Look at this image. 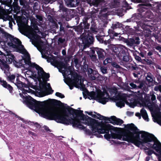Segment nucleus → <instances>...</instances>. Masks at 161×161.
<instances>
[{
    "mask_svg": "<svg viewBox=\"0 0 161 161\" xmlns=\"http://www.w3.org/2000/svg\"><path fill=\"white\" fill-rule=\"evenodd\" d=\"M157 121H158V123L160 125H161V119H157Z\"/></svg>",
    "mask_w": 161,
    "mask_h": 161,
    "instance_id": "64",
    "label": "nucleus"
},
{
    "mask_svg": "<svg viewBox=\"0 0 161 161\" xmlns=\"http://www.w3.org/2000/svg\"><path fill=\"white\" fill-rule=\"evenodd\" d=\"M112 62V59L110 58H107L103 61V64L106 65L108 63H111Z\"/></svg>",
    "mask_w": 161,
    "mask_h": 161,
    "instance_id": "33",
    "label": "nucleus"
},
{
    "mask_svg": "<svg viewBox=\"0 0 161 161\" xmlns=\"http://www.w3.org/2000/svg\"><path fill=\"white\" fill-rule=\"evenodd\" d=\"M96 51L99 58L100 59H103L104 58V56L105 54L104 51L102 49L100 48L96 50Z\"/></svg>",
    "mask_w": 161,
    "mask_h": 161,
    "instance_id": "21",
    "label": "nucleus"
},
{
    "mask_svg": "<svg viewBox=\"0 0 161 161\" xmlns=\"http://www.w3.org/2000/svg\"><path fill=\"white\" fill-rule=\"evenodd\" d=\"M12 18L7 14L3 10L0 11V19H3L4 21L10 20Z\"/></svg>",
    "mask_w": 161,
    "mask_h": 161,
    "instance_id": "20",
    "label": "nucleus"
},
{
    "mask_svg": "<svg viewBox=\"0 0 161 161\" xmlns=\"http://www.w3.org/2000/svg\"><path fill=\"white\" fill-rule=\"evenodd\" d=\"M47 61L48 62H50L52 65L54 66H57L58 64L56 56H52L50 57H49L47 59Z\"/></svg>",
    "mask_w": 161,
    "mask_h": 161,
    "instance_id": "16",
    "label": "nucleus"
},
{
    "mask_svg": "<svg viewBox=\"0 0 161 161\" xmlns=\"http://www.w3.org/2000/svg\"><path fill=\"white\" fill-rule=\"evenodd\" d=\"M64 69L62 70V73L64 77H67L69 82L74 85L79 84V78L76 73L73 72L72 70V67L69 66L67 67L64 65Z\"/></svg>",
    "mask_w": 161,
    "mask_h": 161,
    "instance_id": "9",
    "label": "nucleus"
},
{
    "mask_svg": "<svg viewBox=\"0 0 161 161\" xmlns=\"http://www.w3.org/2000/svg\"><path fill=\"white\" fill-rule=\"evenodd\" d=\"M140 134H141L142 141H140L139 135H135L130 132L125 133L122 136L115 135L114 138H117L120 140L132 143L138 147L141 145H142L143 144L146 143L147 146L153 148L159 154L155 152L153 150L149 149L146 147L144 148L145 153L148 155H151L153 153L158 156V160L159 157L161 159V143L155 137V139L153 138L147 132L141 131Z\"/></svg>",
    "mask_w": 161,
    "mask_h": 161,
    "instance_id": "3",
    "label": "nucleus"
},
{
    "mask_svg": "<svg viewBox=\"0 0 161 161\" xmlns=\"http://www.w3.org/2000/svg\"><path fill=\"white\" fill-rule=\"evenodd\" d=\"M119 34L118 33L114 32L113 36H118V35H119ZM112 36V35H110V36Z\"/></svg>",
    "mask_w": 161,
    "mask_h": 161,
    "instance_id": "58",
    "label": "nucleus"
},
{
    "mask_svg": "<svg viewBox=\"0 0 161 161\" xmlns=\"http://www.w3.org/2000/svg\"><path fill=\"white\" fill-rule=\"evenodd\" d=\"M153 75L150 72L148 73L146 77V79L149 83H151L153 80Z\"/></svg>",
    "mask_w": 161,
    "mask_h": 161,
    "instance_id": "26",
    "label": "nucleus"
},
{
    "mask_svg": "<svg viewBox=\"0 0 161 161\" xmlns=\"http://www.w3.org/2000/svg\"><path fill=\"white\" fill-rule=\"evenodd\" d=\"M153 52L154 51L153 50L149 51V52L147 53V56H149L150 58H152V57H151V56L153 53Z\"/></svg>",
    "mask_w": 161,
    "mask_h": 161,
    "instance_id": "45",
    "label": "nucleus"
},
{
    "mask_svg": "<svg viewBox=\"0 0 161 161\" xmlns=\"http://www.w3.org/2000/svg\"><path fill=\"white\" fill-rule=\"evenodd\" d=\"M130 42L132 45L134 44H139L140 43L139 39L138 37L130 39Z\"/></svg>",
    "mask_w": 161,
    "mask_h": 161,
    "instance_id": "24",
    "label": "nucleus"
},
{
    "mask_svg": "<svg viewBox=\"0 0 161 161\" xmlns=\"http://www.w3.org/2000/svg\"><path fill=\"white\" fill-rule=\"evenodd\" d=\"M62 53L63 55H64L66 54V52L65 50L63 49L62 51Z\"/></svg>",
    "mask_w": 161,
    "mask_h": 161,
    "instance_id": "61",
    "label": "nucleus"
},
{
    "mask_svg": "<svg viewBox=\"0 0 161 161\" xmlns=\"http://www.w3.org/2000/svg\"><path fill=\"white\" fill-rule=\"evenodd\" d=\"M32 103L34 106L30 107L36 109V112L40 115L48 119L55 120L57 122V119H62V117H63L68 120H71L72 119H73L78 120L80 123V121H82V123L83 124H89V125H93L97 123L96 119L84 115L82 110L78 111L71 108L70 111L73 113V116L69 118V115L71 114L70 112L67 113L66 110L62 112L58 111L53 107L46 106L43 103H37L33 102Z\"/></svg>",
    "mask_w": 161,
    "mask_h": 161,
    "instance_id": "2",
    "label": "nucleus"
},
{
    "mask_svg": "<svg viewBox=\"0 0 161 161\" xmlns=\"http://www.w3.org/2000/svg\"><path fill=\"white\" fill-rule=\"evenodd\" d=\"M0 84L4 87L7 89L10 92H11L13 90V87L9 84H8L6 81L1 78L0 77Z\"/></svg>",
    "mask_w": 161,
    "mask_h": 161,
    "instance_id": "15",
    "label": "nucleus"
},
{
    "mask_svg": "<svg viewBox=\"0 0 161 161\" xmlns=\"http://www.w3.org/2000/svg\"><path fill=\"white\" fill-rule=\"evenodd\" d=\"M91 58L92 60L95 62L96 63L97 61V56L95 55H92L91 56Z\"/></svg>",
    "mask_w": 161,
    "mask_h": 161,
    "instance_id": "35",
    "label": "nucleus"
},
{
    "mask_svg": "<svg viewBox=\"0 0 161 161\" xmlns=\"http://www.w3.org/2000/svg\"><path fill=\"white\" fill-rule=\"evenodd\" d=\"M38 3L37 2H35V3H34V4L33 6V8H34V9H35V7L36 6H38Z\"/></svg>",
    "mask_w": 161,
    "mask_h": 161,
    "instance_id": "62",
    "label": "nucleus"
},
{
    "mask_svg": "<svg viewBox=\"0 0 161 161\" xmlns=\"http://www.w3.org/2000/svg\"><path fill=\"white\" fill-rule=\"evenodd\" d=\"M88 97L90 99L96 100L98 102L104 104L108 101L109 96L106 92L100 93L93 92L89 95Z\"/></svg>",
    "mask_w": 161,
    "mask_h": 161,
    "instance_id": "12",
    "label": "nucleus"
},
{
    "mask_svg": "<svg viewBox=\"0 0 161 161\" xmlns=\"http://www.w3.org/2000/svg\"><path fill=\"white\" fill-rule=\"evenodd\" d=\"M100 69L103 73L105 74L107 73V69L104 67H101Z\"/></svg>",
    "mask_w": 161,
    "mask_h": 161,
    "instance_id": "38",
    "label": "nucleus"
},
{
    "mask_svg": "<svg viewBox=\"0 0 161 161\" xmlns=\"http://www.w3.org/2000/svg\"><path fill=\"white\" fill-rule=\"evenodd\" d=\"M53 2V1L52 0H44L43 3L45 4H47L49 3H52Z\"/></svg>",
    "mask_w": 161,
    "mask_h": 161,
    "instance_id": "42",
    "label": "nucleus"
},
{
    "mask_svg": "<svg viewBox=\"0 0 161 161\" xmlns=\"http://www.w3.org/2000/svg\"><path fill=\"white\" fill-rule=\"evenodd\" d=\"M59 11L60 12H63L64 14L66 15L67 14V9L64 7L63 4V3L62 1H61L59 3Z\"/></svg>",
    "mask_w": 161,
    "mask_h": 161,
    "instance_id": "23",
    "label": "nucleus"
},
{
    "mask_svg": "<svg viewBox=\"0 0 161 161\" xmlns=\"http://www.w3.org/2000/svg\"><path fill=\"white\" fill-rule=\"evenodd\" d=\"M9 27L11 29H12L13 25L12 22L10 21L9 22Z\"/></svg>",
    "mask_w": 161,
    "mask_h": 161,
    "instance_id": "56",
    "label": "nucleus"
},
{
    "mask_svg": "<svg viewBox=\"0 0 161 161\" xmlns=\"http://www.w3.org/2000/svg\"><path fill=\"white\" fill-rule=\"evenodd\" d=\"M125 127L128 130L131 131H135L137 129V128L132 123L127 125Z\"/></svg>",
    "mask_w": 161,
    "mask_h": 161,
    "instance_id": "25",
    "label": "nucleus"
},
{
    "mask_svg": "<svg viewBox=\"0 0 161 161\" xmlns=\"http://www.w3.org/2000/svg\"><path fill=\"white\" fill-rule=\"evenodd\" d=\"M0 42L4 45H7L11 48L17 49L20 53L24 54L22 59L16 64L17 67H23L27 70L24 72V75H22L25 79L22 80L23 82H26L27 85H30V82L28 78L31 76L35 77L37 75L40 78L48 80L50 76L49 74L45 73L42 67L35 63L31 62L29 54L21 45V42L19 39L5 33L1 28L0 30Z\"/></svg>",
    "mask_w": 161,
    "mask_h": 161,
    "instance_id": "1",
    "label": "nucleus"
},
{
    "mask_svg": "<svg viewBox=\"0 0 161 161\" xmlns=\"http://www.w3.org/2000/svg\"><path fill=\"white\" fill-rule=\"evenodd\" d=\"M6 55L3 54L0 51V68L6 74L9 69L8 65L6 63H12L14 60L15 57L10 52L7 53Z\"/></svg>",
    "mask_w": 161,
    "mask_h": 161,
    "instance_id": "8",
    "label": "nucleus"
},
{
    "mask_svg": "<svg viewBox=\"0 0 161 161\" xmlns=\"http://www.w3.org/2000/svg\"><path fill=\"white\" fill-rule=\"evenodd\" d=\"M88 75L90 79L92 80H96L97 76L96 74H94V71L91 68L88 69Z\"/></svg>",
    "mask_w": 161,
    "mask_h": 161,
    "instance_id": "18",
    "label": "nucleus"
},
{
    "mask_svg": "<svg viewBox=\"0 0 161 161\" xmlns=\"http://www.w3.org/2000/svg\"><path fill=\"white\" fill-rule=\"evenodd\" d=\"M140 112L141 114L139 113H136L135 114L136 116L138 117L139 118V119H140L141 118V114L142 117L145 121H148L149 119L146 110L143 108H142Z\"/></svg>",
    "mask_w": 161,
    "mask_h": 161,
    "instance_id": "14",
    "label": "nucleus"
},
{
    "mask_svg": "<svg viewBox=\"0 0 161 161\" xmlns=\"http://www.w3.org/2000/svg\"><path fill=\"white\" fill-rule=\"evenodd\" d=\"M154 90L156 91H159L161 92V85L155 86L154 89Z\"/></svg>",
    "mask_w": 161,
    "mask_h": 161,
    "instance_id": "37",
    "label": "nucleus"
},
{
    "mask_svg": "<svg viewBox=\"0 0 161 161\" xmlns=\"http://www.w3.org/2000/svg\"><path fill=\"white\" fill-rule=\"evenodd\" d=\"M64 39H63L62 38H60L58 39V43L59 44V43H63L64 41Z\"/></svg>",
    "mask_w": 161,
    "mask_h": 161,
    "instance_id": "48",
    "label": "nucleus"
},
{
    "mask_svg": "<svg viewBox=\"0 0 161 161\" xmlns=\"http://www.w3.org/2000/svg\"><path fill=\"white\" fill-rule=\"evenodd\" d=\"M140 84H142L143 85L141 88H139V89H142L143 92H147L148 91V88L147 86H146L142 82L140 83Z\"/></svg>",
    "mask_w": 161,
    "mask_h": 161,
    "instance_id": "30",
    "label": "nucleus"
},
{
    "mask_svg": "<svg viewBox=\"0 0 161 161\" xmlns=\"http://www.w3.org/2000/svg\"><path fill=\"white\" fill-rule=\"evenodd\" d=\"M62 119H56L58 123H62L67 125H72L74 127H76L85 130V134L89 136H93L96 135V133L97 132L100 134L106 133L104 135V138L108 140L111 139H118L114 138L115 135L122 136L120 134L117 133L114 130H112L110 127L103 125L102 123L98 120H96L97 123L94 125H89V124H84L90 126L92 131L81 125L78 120H74L72 119L71 120H68L64 117ZM90 123H89V124Z\"/></svg>",
    "mask_w": 161,
    "mask_h": 161,
    "instance_id": "4",
    "label": "nucleus"
},
{
    "mask_svg": "<svg viewBox=\"0 0 161 161\" xmlns=\"http://www.w3.org/2000/svg\"><path fill=\"white\" fill-rule=\"evenodd\" d=\"M60 31L63 33H64V28L61 24L60 25Z\"/></svg>",
    "mask_w": 161,
    "mask_h": 161,
    "instance_id": "49",
    "label": "nucleus"
},
{
    "mask_svg": "<svg viewBox=\"0 0 161 161\" xmlns=\"http://www.w3.org/2000/svg\"><path fill=\"white\" fill-rule=\"evenodd\" d=\"M135 3H141L137 7L138 11L145 18L150 19L154 18V15L150 10L155 11L158 8V4L154 3L152 0H131Z\"/></svg>",
    "mask_w": 161,
    "mask_h": 161,
    "instance_id": "6",
    "label": "nucleus"
},
{
    "mask_svg": "<svg viewBox=\"0 0 161 161\" xmlns=\"http://www.w3.org/2000/svg\"><path fill=\"white\" fill-rule=\"evenodd\" d=\"M74 62L75 63V66L77 68L80 67V64L79 63L78 59L76 58H75L74 59Z\"/></svg>",
    "mask_w": 161,
    "mask_h": 161,
    "instance_id": "34",
    "label": "nucleus"
},
{
    "mask_svg": "<svg viewBox=\"0 0 161 161\" xmlns=\"http://www.w3.org/2000/svg\"><path fill=\"white\" fill-rule=\"evenodd\" d=\"M33 37H34L35 38H40V37H39L38 35H31Z\"/></svg>",
    "mask_w": 161,
    "mask_h": 161,
    "instance_id": "59",
    "label": "nucleus"
},
{
    "mask_svg": "<svg viewBox=\"0 0 161 161\" xmlns=\"http://www.w3.org/2000/svg\"><path fill=\"white\" fill-rule=\"evenodd\" d=\"M155 48L161 53V47L159 46H156Z\"/></svg>",
    "mask_w": 161,
    "mask_h": 161,
    "instance_id": "50",
    "label": "nucleus"
},
{
    "mask_svg": "<svg viewBox=\"0 0 161 161\" xmlns=\"http://www.w3.org/2000/svg\"><path fill=\"white\" fill-rule=\"evenodd\" d=\"M140 15L138 14H134L132 15V17L129 19L126 20V22H130L131 21H136V19L135 18L136 16H140Z\"/></svg>",
    "mask_w": 161,
    "mask_h": 161,
    "instance_id": "29",
    "label": "nucleus"
},
{
    "mask_svg": "<svg viewBox=\"0 0 161 161\" xmlns=\"http://www.w3.org/2000/svg\"><path fill=\"white\" fill-rule=\"evenodd\" d=\"M113 67L116 69H120V66L115 63H113L112 64Z\"/></svg>",
    "mask_w": 161,
    "mask_h": 161,
    "instance_id": "43",
    "label": "nucleus"
},
{
    "mask_svg": "<svg viewBox=\"0 0 161 161\" xmlns=\"http://www.w3.org/2000/svg\"><path fill=\"white\" fill-rule=\"evenodd\" d=\"M150 159V157L149 156H147L146 158L145 161H149Z\"/></svg>",
    "mask_w": 161,
    "mask_h": 161,
    "instance_id": "63",
    "label": "nucleus"
},
{
    "mask_svg": "<svg viewBox=\"0 0 161 161\" xmlns=\"http://www.w3.org/2000/svg\"><path fill=\"white\" fill-rule=\"evenodd\" d=\"M157 80L158 82L161 81V76L158 75L157 77Z\"/></svg>",
    "mask_w": 161,
    "mask_h": 161,
    "instance_id": "53",
    "label": "nucleus"
},
{
    "mask_svg": "<svg viewBox=\"0 0 161 161\" xmlns=\"http://www.w3.org/2000/svg\"><path fill=\"white\" fill-rule=\"evenodd\" d=\"M154 92H150V95L151 96V99L152 101H153L156 100V96L154 94Z\"/></svg>",
    "mask_w": 161,
    "mask_h": 161,
    "instance_id": "36",
    "label": "nucleus"
},
{
    "mask_svg": "<svg viewBox=\"0 0 161 161\" xmlns=\"http://www.w3.org/2000/svg\"><path fill=\"white\" fill-rule=\"evenodd\" d=\"M28 133L30 135L35 136H36V134L35 133L32 132L31 131H28Z\"/></svg>",
    "mask_w": 161,
    "mask_h": 161,
    "instance_id": "52",
    "label": "nucleus"
},
{
    "mask_svg": "<svg viewBox=\"0 0 161 161\" xmlns=\"http://www.w3.org/2000/svg\"><path fill=\"white\" fill-rule=\"evenodd\" d=\"M135 58L138 61H140L141 60V58L138 56H137L135 57Z\"/></svg>",
    "mask_w": 161,
    "mask_h": 161,
    "instance_id": "60",
    "label": "nucleus"
},
{
    "mask_svg": "<svg viewBox=\"0 0 161 161\" xmlns=\"http://www.w3.org/2000/svg\"><path fill=\"white\" fill-rule=\"evenodd\" d=\"M65 1L69 7H75L79 3L78 0H66Z\"/></svg>",
    "mask_w": 161,
    "mask_h": 161,
    "instance_id": "17",
    "label": "nucleus"
},
{
    "mask_svg": "<svg viewBox=\"0 0 161 161\" xmlns=\"http://www.w3.org/2000/svg\"><path fill=\"white\" fill-rule=\"evenodd\" d=\"M29 124H31V125H35L37 128H38L39 126V125L37 123H35V124H34V123L33 122H30Z\"/></svg>",
    "mask_w": 161,
    "mask_h": 161,
    "instance_id": "51",
    "label": "nucleus"
},
{
    "mask_svg": "<svg viewBox=\"0 0 161 161\" xmlns=\"http://www.w3.org/2000/svg\"><path fill=\"white\" fill-rule=\"evenodd\" d=\"M146 55V54H144L143 53H142V52H141L140 53V56L143 57V58H144V57H145V56Z\"/></svg>",
    "mask_w": 161,
    "mask_h": 161,
    "instance_id": "54",
    "label": "nucleus"
},
{
    "mask_svg": "<svg viewBox=\"0 0 161 161\" xmlns=\"http://www.w3.org/2000/svg\"><path fill=\"white\" fill-rule=\"evenodd\" d=\"M92 31L93 33L96 34L97 32V29L96 27H95V26H94V27H92L91 28Z\"/></svg>",
    "mask_w": 161,
    "mask_h": 161,
    "instance_id": "44",
    "label": "nucleus"
},
{
    "mask_svg": "<svg viewBox=\"0 0 161 161\" xmlns=\"http://www.w3.org/2000/svg\"><path fill=\"white\" fill-rule=\"evenodd\" d=\"M86 1L90 6L93 5L96 6H98L101 3L106 2L105 0H86Z\"/></svg>",
    "mask_w": 161,
    "mask_h": 161,
    "instance_id": "19",
    "label": "nucleus"
},
{
    "mask_svg": "<svg viewBox=\"0 0 161 161\" xmlns=\"http://www.w3.org/2000/svg\"><path fill=\"white\" fill-rule=\"evenodd\" d=\"M104 80V78L103 76L101 75L97 76V77L96 80H98V81H102Z\"/></svg>",
    "mask_w": 161,
    "mask_h": 161,
    "instance_id": "40",
    "label": "nucleus"
},
{
    "mask_svg": "<svg viewBox=\"0 0 161 161\" xmlns=\"http://www.w3.org/2000/svg\"><path fill=\"white\" fill-rule=\"evenodd\" d=\"M87 40L88 44L89 45L92 43L94 41L93 37L91 36L87 37Z\"/></svg>",
    "mask_w": 161,
    "mask_h": 161,
    "instance_id": "31",
    "label": "nucleus"
},
{
    "mask_svg": "<svg viewBox=\"0 0 161 161\" xmlns=\"http://www.w3.org/2000/svg\"><path fill=\"white\" fill-rule=\"evenodd\" d=\"M83 23L85 29L84 31H87L86 30L89 29L90 25L87 23L86 20L85 21H83Z\"/></svg>",
    "mask_w": 161,
    "mask_h": 161,
    "instance_id": "32",
    "label": "nucleus"
},
{
    "mask_svg": "<svg viewBox=\"0 0 161 161\" xmlns=\"http://www.w3.org/2000/svg\"><path fill=\"white\" fill-rule=\"evenodd\" d=\"M140 26L143 29L142 33L148 36L149 35H152L156 38L157 37V34L159 31L158 28L155 26L150 25V24L145 21V23L141 21L139 24ZM142 31V30H141Z\"/></svg>",
    "mask_w": 161,
    "mask_h": 161,
    "instance_id": "10",
    "label": "nucleus"
},
{
    "mask_svg": "<svg viewBox=\"0 0 161 161\" xmlns=\"http://www.w3.org/2000/svg\"><path fill=\"white\" fill-rule=\"evenodd\" d=\"M118 1L119 2V3L122 2L123 3V5L125 7H127L128 5V3L125 0H118Z\"/></svg>",
    "mask_w": 161,
    "mask_h": 161,
    "instance_id": "41",
    "label": "nucleus"
},
{
    "mask_svg": "<svg viewBox=\"0 0 161 161\" xmlns=\"http://www.w3.org/2000/svg\"><path fill=\"white\" fill-rule=\"evenodd\" d=\"M130 86H131V89H139V88H141L142 86V84H140L139 85H137L134 83H130L129 84Z\"/></svg>",
    "mask_w": 161,
    "mask_h": 161,
    "instance_id": "27",
    "label": "nucleus"
},
{
    "mask_svg": "<svg viewBox=\"0 0 161 161\" xmlns=\"http://www.w3.org/2000/svg\"><path fill=\"white\" fill-rule=\"evenodd\" d=\"M85 113L89 115L92 116V117L99 119L100 120H103L105 121H108V122L114 125H121L123 123V120L117 118L115 116H112L110 118L106 117L105 116L101 115L98 113L94 112V113L97 114V116L95 114H93L92 112H88L85 111Z\"/></svg>",
    "mask_w": 161,
    "mask_h": 161,
    "instance_id": "11",
    "label": "nucleus"
},
{
    "mask_svg": "<svg viewBox=\"0 0 161 161\" xmlns=\"http://www.w3.org/2000/svg\"><path fill=\"white\" fill-rule=\"evenodd\" d=\"M36 17L39 21H42V17L39 15H36Z\"/></svg>",
    "mask_w": 161,
    "mask_h": 161,
    "instance_id": "46",
    "label": "nucleus"
},
{
    "mask_svg": "<svg viewBox=\"0 0 161 161\" xmlns=\"http://www.w3.org/2000/svg\"><path fill=\"white\" fill-rule=\"evenodd\" d=\"M155 67L157 69L161 70V66L159 65H156Z\"/></svg>",
    "mask_w": 161,
    "mask_h": 161,
    "instance_id": "55",
    "label": "nucleus"
},
{
    "mask_svg": "<svg viewBox=\"0 0 161 161\" xmlns=\"http://www.w3.org/2000/svg\"><path fill=\"white\" fill-rule=\"evenodd\" d=\"M42 87L46 91H47L49 94H52L53 92V90L52 89L50 83H47L46 85L43 84Z\"/></svg>",
    "mask_w": 161,
    "mask_h": 161,
    "instance_id": "22",
    "label": "nucleus"
},
{
    "mask_svg": "<svg viewBox=\"0 0 161 161\" xmlns=\"http://www.w3.org/2000/svg\"><path fill=\"white\" fill-rule=\"evenodd\" d=\"M141 97L136 96L133 98L131 95L125 93H121L116 98L115 101L116 105L118 107L122 108L125 106L126 103L130 107L134 108L140 103Z\"/></svg>",
    "mask_w": 161,
    "mask_h": 161,
    "instance_id": "7",
    "label": "nucleus"
},
{
    "mask_svg": "<svg viewBox=\"0 0 161 161\" xmlns=\"http://www.w3.org/2000/svg\"><path fill=\"white\" fill-rule=\"evenodd\" d=\"M4 73L7 76V80L14 83L18 88L22 91V92L25 95V96H24L21 93H19L20 96L23 98L22 101L23 103L26 104L29 108L34 110L36 112V109H33L30 107L31 106H33V105L32 104V103L34 102L36 103H39L42 102L36 101L32 98L29 95L27 96L25 95L26 94H27V93H33V91L32 89H30L28 87V86L26 84L23 83L22 80H25L24 78H23L22 75H19V74H16L15 75H10L9 69L7 74H6L4 72Z\"/></svg>",
    "mask_w": 161,
    "mask_h": 161,
    "instance_id": "5",
    "label": "nucleus"
},
{
    "mask_svg": "<svg viewBox=\"0 0 161 161\" xmlns=\"http://www.w3.org/2000/svg\"><path fill=\"white\" fill-rule=\"evenodd\" d=\"M133 74L135 77L136 78L138 77V73L137 72L133 73Z\"/></svg>",
    "mask_w": 161,
    "mask_h": 161,
    "instance_id": "57",
    "label": "nucleus"
},
{
    "mask_svg": "<svg viewBox=\"0 0 161 161\" xmlns=\"http://www.w3.org/2000/svg\"><path fill=\"white\" fill-rule=\"evenodd\" d=\"M55 95L62 98L64 97V95L59 92H57L55 93Z\"/></svg>",
    "mask_w": 161,
    "mask_h": 161,
    "instance_id": "39",
    "label": "nucleus"
},
{
    "mask_svg": "<svg viewBox=\"0 0 161 161\" xmlns=\"http://www.w3.org/2000/svg\"><path fill=\"white\" fill-rule=\"evenodd\" d=\"M114 31L112 29H109L108 30V32L109 34L110 35H113V34L114 33Z\"/></svg>",
    "mask_w": 161,
    "mask_h": 161,
    "instance_id": "47",
    "label": "nucleus"
},
{
    "mask_svg": "<svg viewBox=\"0 0 161 161\" xmlns=\"http://www.w3.org/2000/svg\"><path fill=\"white\" fill-rule=\"evenodd\" d=\"M122 26V24L118 22H117L115 24H113L112 27L113 28V29L114 30L117 28H120Z\"/></svg>",
    "mask_w": 161,
    "mask_h": 161,
    "instance_id": "28",
    "label": "nucleus"
},
{
    "mask_svg": "<svg viewBox=\"0 0 161 161\" xmlns=\"http://www.w3.org/2000/svg\"><path fill=\"white\" fill-rule=\"evenodd\" d=\"M114 51L117 57L119 59H122L123 61L126 62L129 61L130 57L128 56V49L125 46L121 45L115 47Z\"/></svg>",
    "mask_w": 161,
    "mask_h": 161,
    "instance_id": "13",
    "label": "nucleus"
}]
</instances>
